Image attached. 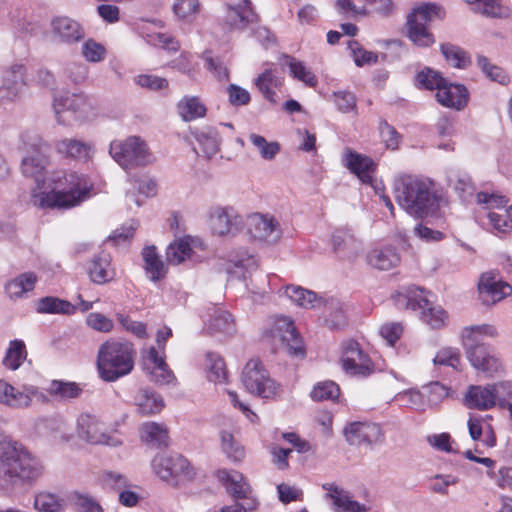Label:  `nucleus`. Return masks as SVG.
<instances>
[{
  "label": "nucleus",
  "instance_id": "nucleus-52",
  "mask_svg": "<svg viewBox=\"0 0 512 512\" xmlns=\"http://www.w3.org/2000/svg\"><path fill=\"white\" fill-rule=\"evenodd\" d=\"M328 305L329 306L326 307V309L329 311V314L326 315L325 318L327 326L332 330L342 329L347 324L343 307L338 301L333 299L328 303Z\"/></svg>",
  "mask_w": 512,
  "mask_h": 512
},
{
  "label": "nucleus",
  "instance_id": "nucleus-38",
  "mask_svg": "<svg viewBox=\"0 0 512 512\" xmlns=\"http://www.w3.org/2000/svg\"><path fill=\"white\" fill-rule=\"evenodd\" d=\"M37 276L34 272H25L11 280L6 285V292L10 298H19L24 293L34 289Z\"/></svg>",
  "mask_w": 512,
  "mask_h": 512
},
{
  "label": "nucleus",
  "instance_id": "nucleus-62",
  "mask_svg": "<svg viewBox=\"0 0 512 512\" xmlns=\"http://www.w3.org/2000/svg\"><path fill=\"white\" fill-rule=\"evenodd\" d=\"M203 59L205 61V67L212 72L218 80L222 81L228 79L227 67L223 65L220 59L213 58L210 51H205L203 53Z\"/></svg>",
  "mask_w": 512,
  "mask_h": 512
},
{
  "label": "nucleus",
  "instance_id": "nucleus-17",
  "mask_svg": "<svg viewBox=\"0 0 512 512\" xmlns=\"http://www.w3.org/2000/svg\"><path fill=\"white\" fill-rule=\"evenodd\" d=\"M152 468L155 474L165 481L179 475L190 476L189 462L179 454L156 455L152 460Z\"/></svg>",
  "mask_w": 512,
  "mask_h": 512
},
{
  "label": "nucleus",
  "instance_id": "nucleus-8",
  "mask_svg": "<svg viewBox=\"0 0 512 512\" xmlns=\"http://www.w3.org/2000/svg\"><path fill=\"white\" fill-rule=\"evenodd\" d=\"M242 383L246 390L264 399L274 398L280 390L259 359L249 360L242 372Z\"/></svg>",
  "mask_w": 512,
  "mask_h": 512
},
{
  "label": "nucleus",
  "instance_id": "nucleus-33",
  "mask_svg": "<svg viewBox=\"0 0 512 512\" xmlns=\"http://www.w3.org/2000/svg\"><path fill=\"white\" fill-rule=\"evenodd\" d=\"M177 110L185 122L202 118L206 115V107L196 96H184L177 104Z\"/></svg>",
  "mask_w": 512,
  "mask_h": 512
},
{
  "label": "nucleus",
  "instance_id": "nucleus-9",
  "mask_svg": "<svg viewBox=\"0 0 512 512\" xmlns=\"http://www.w3.org/2000/svg\"><path fill=\"white\" fill-rule=\"evenodd\" d=\"M53 108L59 124H65L63 112H71L76 120L85 121L96 115V108L91 98L83 93H65L54 97Z\"/></svg>",
  "mask_w": 512,
  "mask_h": 512
},
{
  "label": "nucleus",
  "instance_id": "nucleus-29",
  "mask_svg": "<svg viewBox=\"0 0 512 512\" xmlns=\"http://www.w3.org/2000/svg\"><path fill=\"white\" fill-rule=\"evenodd\" d=\"M232 209L216 208L211 214L210 225L215 234L220 236L230 233L240 224V217L232 214Z\"/></svg>",
  "mask_w": 512,
  "mask_h": 512
},
{
  "label": "nucleus",
  "instance_id": "nucleus-61",
  "mask_svg": "<svg viewBox=\"0 0 512 512\" xmlns=\"http://www.w3.org/2000/svg\"><path fill=\"white\" fill-rule=\"evenodd\" d=\"M433 362L435 365H445L457 368L460 364V355L457 349L443 348L437 352Z\"/></svg>",
  "mask_w": 512,
  "mask_h": 512
},
{
  "label": "nucleus",
  "instance_id": "nucleus-55",
  "mask_svg": "<svg viewBox=\"0 0 512 512\" xmlns=\"http://www.w3.org/2000/svg\"><path fill=\"white\" fill-rule=\"evenodd\" d=\"M339 387L333 381L319 382L311 391L310 396L315 401L334 400L339 396Z\"/></svg>",
  "mask_w": 512,
  "mask_h": 512
},
{
  "label": "nucleus",
  "instance_id": "nucleus-4",
  "mask_svg": "<svg viewBox=\"0 0 512 512\" xmlns=\"http://www.w3.org/2000/svg\"><path fill=\"white\" fill-rule=\"evenodd\" d=\"M137 352L128 341L109 340L100 345L97 354V368L106 382H114L131 373Z\"/></svg>",
  "mask_w": 512,
  "mask_h": 512
},
{
  "label": "nucleus",
  "instance_id": "nucleus-56",
  "mask_svg": "<svg viewBox=\"0 0 512 512\" xmlns=\"http://www.w3.org/2000/svg\"><path fill=\"white\" fill-rule=\"evenodd\" d=\"M82 56L91 63H98L105 59L106 48L92 38L86 40L82 45Z\"/></svg>",
  "mask_w": 512,
  "mask_h": 512
},
{
  "label": "nucleus",
  "instance_id": "nucleus-47",
  "mask_svg": "<svg viewBox=\"0 0 512 512\" xmlns=\"http://www.w3.org/2000/svg\"><path fill=\"white\" fill-rule=\"evenodd\" d=\"M469 3L481 5L482 14L491 18H509L511 11L509 7L502 4L501 0H466Z\"/></svg>",
  "mask_w": 512,
  "mask_h": 512
},
{
  "label": "nucleus",
  "instance_id": "nucleus-26",
  "mask_svg": "<svg viewBox=\"0 0 512 512\" xmlns=\"http://www.w3.org/2000/svg\"><path fill=\"white\" fill-rule=\"evenodd\" d=\"M110 266V254L106 251H101L93 257L88 267L90 280L95 284H105L113 280L115 272Z\"/></svg>",
  "mask_w": 512,
  "mask_h": 512
},
{
  "label": "nucleus",
  "instance_id": "nucleus-46",
  "mask_svg": "<svg viewBox=\"0 0 512 512\" xmlns=\"http://www.w3.org/2000/svg\"><path fill=\"white\" fill-rule=\"evenodd\" d=\"M285 294L293 302L303 308H313L315 307V303L318 302L316 293L303 289L299 286H287L285 289Z\"/></svg>",
  "mask_w": 512,
  "mask_h": 512
},
{
  "label": "nucleus",
  "instance_id": "nucleus-51",
  "mask_svg": "<svg viewBox=\"0 0 512 512\" xmlns=\"http://www.w3.org/2000/svg\"><path fill=\"white\" fill-rule=\"evenodd\" d=\"M477 65L490 80L500 84H506L508 82V76L505 71L501 67L492 64L487 57L478 55Z\"/></svg>",
  "mask_w": 512,
  "mask_h": 512
},
{
  "label": "nucleus",
  "instance_id": "nucleus-16",
  "mask_svg": "<svg viewBox=\"0 0 512 512\" xmlns=\"http://www.w3.org/2000/svg\"><path fill=\"white\" fill-rule=\"evenodd\" d=\"M274 339H279L288 354L304 357L305 350L301 337L296 331L294 323L287 317L276 320L272 329Z\"/></svg>",
  "mask_w": 512,
  "mask_h": 512
},
{
  "label": "nucleus",
  "instance_id": "nucleus-32",
  "mask_svg": "<svg viewBox=\"0 0 512 512\" xmlns=\"http://www.w3.org/2000/svg\"><path fill=\"white\" fill-rule=\"evenodd\" d=\"M142 257L145 263L146 273L151 281L157 282L165 277L166 269L155 246L145 247L142 251Z\"/></svg>",
  "mask_w": 512,
  "mask_h": 512
},
{
  "label": "nucleus",
  "instance_id": "nucleus-36",
  "mask_svg": "<svg viewBox=\"0 0 512 512\" xmlns=\"http://www.w3.org/2000/svg\"><path fill=\"white\" fill-rule=\"evenodd\" d=\"M368 261L379 270H390L399 264L400 257L394 248L385 247L372 250L368 255Z\"/></svg>",
  "mask_w": 512,
  "mask_h": 512
},
{
  "label": "nucleus",
  "instance_id": "nucleus-34",
  "mask_svg": "<svg viewBox=\"0 0 512 512\" xmlns=\"http://www.w3.org/2000/svg\"><path fill=\"white\" fill-rule=\"evenodd\" d=\"M36 311L41 314L70 315L76 311V307L69 301L53 296H46L37 300Z\"/></svg>",
  "mask_w": 512,
  "mask_h": 512
},
{
  "label": "nucleus",
  "instance_id": "nucleus-7",
  "mask_svg": "<svg viewBox=\"0 0 512 512\" xmlns=\"http://www.w3.org/2000/svg\"><path fill=\"white\" fill-rule=\"evenodd\" d=\"M109 153L126 171L145 166L151 162L148 147L145 141L138 136H130L123 141L111 142Z\"/></svg>",
  "mask_w": 512,
  "mask_h": 512
},
{
  "label": "nucleus",
  "instance_id": "nucleus-20",
  "mask_svg": "<svg viewBox=\"0 0 512 512\" xmlns=\"http://www.w3.org/2000/svg\"><path fill=\"white\" fill-rule=\"evenodd\" d=\"M468 409L486 411L496 406L494 393L491 384L470 385L463 399Z\"/></svg>",
  "mask_w": 512,
  "mask_h": 512
},
{
  "label": "nucleus",
  "instance_id": "nucleus-5",
  "mask_svg": "<svg viewBox=\"0 0 512 512\" xmlns=\"http://www.w3.org/2000/svg\"><path fill=\"white\" fill-rule=\"evenodd\" d=\"M393 298L399 309H421V319L432 329H440L448 321L447 312L440 306H434L421 288L410 286L403 292H397Z\"/></svg>",
  "mask_w": 512,
  "mask_h": 512
},
{
  "label": "nucleus",
  "instance_id": "nucleus-12",
  "mask_svg": "<svg viewBox=\"0 0 512 512\" xmlns=\"http://www.w3.org/2000/svg\"><path fill=\"white\" fill-rule=\"evenodd\" d=\"M345 440L351 446L370 447L380 445L385 440L381 426L372 422H353L344 428Z\"/></svg>",
  "mask_w": 512,
  "mask_h": 512
},
{
  "label": "nucleus",
  "instance_id": "nucleus-35",
  "mask_svg": "<svg viewBox=\"0 0 512 512\" xmlns=\"http://www.w3.org/2000/svg\"><path fill=\"white\" fill-rule=\"evenodd\" d=\"M280 60L283 61V65L289 67L290 74L293 78L305 83L309 87H315L317 85L318 80L316 76L312 71L307 69L302 61L287 54H283Z\"/></svg>",
  "mask_w": 512,
  "mask_h": 512
},
{
  "label": "nucleus",
  "instance_id": "nucleus-13",
  "mask_svg": "<svg viewBox=\"0 0 512 512\" xmlns=\"http://www.w3.org/2000/svg\"><path fill=\"white\" fill-rule=\"evenodd\" d=\"M247 231L255 240L268 244H275L282 237L279 222L273 216L259 213L248 217Z\"/></svg>",
  "mask_w": 512,
  "mask_h": 512
},
{
  "label": "nucleus",
  "instance_id": "nucleus-15",
  "mask_svg": "<svg viewBox=\"0 0 512 512\" xmlns=\"http://www.w3.org/2000/svg\"><path fill=\"white\" fill-rule=\"evenodd\" d=\"M50 37L54 43L73 45L84 39L85 31L76 20L57 16L50 22Z\"/></svg>",
  "mask_w": 512,
  "mask_h": 512
},
{
  "label": "nucleus",
  "instance_id": "nucleus-14",
  "mask_svg": "<svg viewBox=\"0 0 512 512\" xmlns=\"http://www.w3.org/2000/svg\"><path fill=\"white\" fill-rule=\"evenodd\" d=\"M343 370L352 376H367L373 371V364L369 356L363 352L358 342H346L341 357Z\"/></svg>",
  "mask_w": 512,
  "mask_h": 512
},
{
  "label": "nucleus",
  "instance_id": "nucleus-10",
  "mask_svg": "<svg viewBox=\"0 0 512 512\" xmlns=\"http://www.w3.org/2000/svg\"><path fill=\"white\" fill-rule=\"evenodd\" d=\"M258 21L250 0H241L238 3H224L219 25L224 32L243 31L250 24Z\"/></svg>",
  "mask_w": 512,
  "mask_h": 512
},
{
  "label": "nucleus",
  "instance_id": "nucleus-2",
  "mask_svg": "<svg viewBox=\"0 0 512 512\" xmlns=\"http://www.w3.org/2000/svg\"><path fill=\"white\" fill-rule=\"evenodd\" d=\"M431 186L432 182L418 176H400L394 181L395 199L411 216H433L439 209V201Z\"/></svg>",
  "mask_w": 512,
  "mask_h": 512
},
{
  "label": "nucleus",
  "instance_id": "nucleus-42",
  "mask_svg": "<svg viewBox=\"0 0 512 512\" xmlns=\"http://www.w3.org/2000/svg\"><path fill=\"white\" fill-rule=\"evenodd\" d=\"M447 181L448 186L456 192L463 202H467V200L473 195L474 187L467 174L453 172L448 176Z\"/></svg>",
  "mask_w": 512,
  "mask_h": 512
},
{
  "label": "nucleus",
  "instance_id": "nucleus-37",
  "mask_svg": "<svg viewBox=\"0 0 512 512\" xmlns=\"http://www.w3.org/2000/svg\"><path fill=\"white\" fill-rule=\"evenodd\" d=\"M255 85L269 102L276 103L274 89L282 85V78L274 70L266 69L255 79Z\"/></svg>",
  "mask_w": 512,
  "mask_h": 512
},
{
  "label": "nucleus",
  "instance_id": "nucleus-3",
  "mask_svg": "<svg viewBox=\"0 0 512 512\" xmlns=\"http://www.w3.org/2000/svg\"><path fill=\"white\" fill-rule=\"evenodd\" d=\"M41 474V464L22 445H0V490L10 489L16 480L34 481Z\"/></svg>",
  "mask_w": 512,
  "mask_h": 512
},
{
  "label": "nucleus",
  "instance_id": "nucleus-59",
  "mask_svg": "<svg viewBox=\"0 0 512 512\" xmlns=\"http://www.w3.org/2000/svg\"><path fill=\"white\" fill-rule=\"evenodd\" d=\"M379 131L381 139L388 149L398 148L402 137L392 125L383 120L379 124Z\"/></svg>",
  "mask_w": 512,
  "mask_h": 512
},
{
  "label": "nucleus",
  "instance_id": "nucleus-48",
  "mask_svg": "<svg viewBox=\"0 0 512 512\" xmlns=\"http://www.w3.org/2000/svg\"><path fill=\"white\" fill-rule=\"evenodd\" d=\"M26 68L22 64L11 65L4 71L3 83L10 88H15V92L20 93L25 84Z\"/></svg>",
  "mask_w": 512,
  "mask_h": 512
},
{
  "label": "nucleus",
  "instance_id": "nucleus-43",
  "mask_svg": "<svg viewBox=\"0 0 512 512\" xmlns=\"http://www.w3.org/2000/svg\"><path fill=\"white\" fill-rule=\"evenodd\" d=\"M47 392L56 399L68 400L77 398L81 394L82 389L74 382L53 380L50 383Z\"/></svg>",
  "mask_w": 512,
  "mask_h": 512
},
{
  "label": "nucleus",
  "instance_id": "nucleus-50",
  "mask_svg": "<svg viewBox=\"0 0 512 512\" xmlns=\"http://www.w3.org/2000/svg\"><path fill=\"white\" fill-rule=\"evenodd\" d=\"M416 80L421 88H425L427 90L440 89L443 84H445L446 79H444L441 74L431 68H424L416 75Z\"/></svg>",
  "mask_w": 512,
  "mask_h": 512
},
{
  "label": "nucleus",
  "instance_id": "nucleus-44",
  "mask_svg": "<svg viewBox=\"0 0 512 512\" xmlns=\"http://www.w3.org/2000/svg\"><path fill=\"white\" fill-rule=\"evenodd\" d=\"M27 352L25 344L21 340H13L10 342L9 348L3 359L5 367L16 370L18 369L23 361L26 359Z\"/></svg>",
  "mask_w": 512,
  "mask_h": 512
},
{
  "label": "nucleus",
  "instance_id": "nucleus-53",
  "mask_svg": "<svg viewBox=\"0 0 512 512\" xmlns=\"http://www.w3.org/2000/svg\"><path fill=\"white\" fill-rule=\"evenodd\" d=\"M249 140L258 149L261 157L265 160H273L280 151L278 142H268L261 135L250 134Z\"/></svg>",
  "mask_w": 512,
  "mask_h": 512
},
{
  "label": "nucleus",
  "instance_id": "nucleus-40",
  "mask_svg": "<svg viewBox=\"0 0 512 512\" xmlns=\"http://www.w3.org/2000/svg\"><path fill=\"white\" fill-rule=\"evenodd\" d=\"M34 508L40 512H63L65 502L55 493L41 491L35 495Z\"/></svg>",
  "mask_w": 512,
  "mask_h": 512
},
{
  "label": "nucleus",
  "instance_id": "nucleus-54",
  "mask_svg": "<svg viewBox=\"0 0 512 512\" xmlns=\"http://www.w3.org/2000/svg\"><path fill=\"white\" fill-rule=\"evenodd\" d=\"M221 446L224 453L234 461L244 458V448L234 439L230 432H221Z\"/></svg>",
  "mask_w": 512,
  "mask_h": 512
},
{
  "label": "nucleus",
  "instance_id": "nucleus-60",
  "mask_svg": "<svg viewBox=\"0 0 512 512\" xmlns=\"http://www.w3.org/2000/svg\"><path fill=\"white\" fill-rule=\"evenodd\" d=\"M495 403L498 406H503L507 401H512V382L500 381L491 384Z\"/></svg>",
  "mask_w": 512,
  "mask_h": 512
},
{
  "label": "nucleus",
  "instance_id": "nucleus-49",
  "mask_svg": "<svg viewBox=\"0 0 512 512\" xmlns=\"http://www.w3.org/2000/svg\"><path fill=\"white\" fill-rule=\"evenodd\" d=\"M208 379L212 382H225L227 371L224 360L214 353L207 354Z\"/></svg>",
  "mask_w": 512,
  "mask_h": 512
},
{
  "label": "nucleus",
  "instance_id": "nucleus-30",
  "mask_svg": "<svg viewBox=\"0 0 512 512\" xmlns=\"http://www.w3.org/2000/svg\"><path fill=\"white\" fill-rule=\"evenodd\" d=\"M332 242L335 252L342 253L346 257H354L361 249V244L353 234L346 229H339L334 232Z\"/></svg>",
  "mask_w": 512,
  "mask_h": 512
},
{
  "label": "nucleus",
  "instance_id": "nucleus-39",
  "mask_svg": "<svg viewBox=\"0 0 512 512\" xmlns=\"http://www.w3.org/2000/svg\"><path fill=\"white\" fill-rule=\"evenodd\" d=\"M208 330L211 333L232 334L235 331L233 316L225 310L214 308V313L208 320Z\"/></svg>",
  "mask_w": 512,
  "mask_h": 512
},
{
  "label": "nucleus",
  "instance_id": "nucleus-1",
  "mask_svg": "<svg viewBox=\"0 0 512 512\" xmlns=\"http://www.w3.org/2000/svg\"><path fill=\"white\" fill-rule=\"evenodd\" d=\"M49 164V158L36 150L22 159L21 171L25 177L35 179L38 189L34 192L33 202L40 208H72L89 197L92 183L83 174L74 171H54L45 179L43 172Z\"/></svg>",
  "mask_w": 512,
  "mask_h": 512
},
{
  "label": "nucleus",
  "instance_id": "nucleus-28",
  "mask_svg": "<svg viewBox=\"0 0 512 512\" xmlns=\"http://www.w3.org/2000/svg\"><path fill=\"white\" fill-rule=\"evenodd\" d=\"M136 411L141 416L158 414L164 408L161 395L148 389L140 390L135 398Z\"/></svg>",
  "mask_w": 512,
  "mask_h": 512
},
{
  "label": "nucleus",
  "instance_id": "nucleus-45",
  "mask_svg": "<svg viewBox=\"0 0 512 512\" xmlns=\"http://www.w3.org/2000/svg\"><path fill=\"white\" fill-rule=\"evenodd\" d=\"M322 488L329 492L326 494V497L333 500L334 510L336 512H347L350 506L349 503L352 501L349 492L333 483H325L322 485Z\"/></svg>",
  "mask_w": 512,
  "mask_h": 512
},
{
  "label": "nucleus",
  "instance_id": "nucleus-6",
  "mask_svg": "<svg viewBox=\"0 0 512 512\" xmlns=\"http://www.w3.org/2000/svg\"><path fill=\"white\" fill-rule=\"evenodd\" d=\"M444 9L435 3H422L415 7L407 16V36L419 47H429L434 42V36L427 29V24L434 18L443 19Z\"/></svg>",
  "mask_w": 512,
  "mask_h": 512
},
{
  "label": "nucleus",
  "instance_id": "nucleus-24",
  "mask_svg": "<svg viewBox=\"0 0 512 512\" xmlns=\"http://www.w3.org/2000/svg\"><path fill=\"white\" fill-rule=\"evenodd\" d=\"M140 439L146 445L160 449L169 445V433L166 425L157 422H144L139 427Z\"/></svg>",
  "mask_w": 512,
  "mask_h": 512
},
{
  "label": "nucleus",
  "instance_id": "nucleus-31",
  "mask_svg": "<svg viewBox=\"0 0 512 512\" xmlns=\"http://www.w3.org/2000/svg\"><path fill=\"white\" fill-rule=\"evenodd\" d=\"M440 52L446 62L454 68L466 69L471 65L469 53L458 45L450 42L442 43L440 45Z\"/></svg>",
  "mask_w": 512,
  "mask_h": 512
},
{
  "label": "nucleus",
  "instance_id": "nucleus-23",
  "mask_svg": "<svg viewBox=\"0 0 512 512\" xmlns=\"http://www.w3.org/2000/svg\"><path fill=\"white\" fill-rule=\"evenodd\" d=\"M78 435L90 444H109V436L103 431V424L88 414L78 419Z\"/></svg>",
  "mask_w": 512,
  "mask_h": 512
},
{
  "label": "nucleus",
  "instance_id": "nucleus-41",
  "mask_svg": "<svg viewBox=\"0 0 512 512\" xmlns=\"http://www.w3.org/2000/svg\"><path fill=\"white\" fill-rule=\"evenodd\" d=\"M192 248L189 238H180L172 242L166 250V260L169 264L179 265L191 256Z\"/></svg>",
  "mask_w": 512,
  "mask_h": 512
},
{
  "label": "nucleus",
  "instance_id": "nucleus-21",
  "mask_svg": "<svg viewBox=\"0 0 512 512\" xmlns=\"http://www.w3.org/2000/svg\"><path fill=\"white\" fill-rule=\"evenodd\" d=\"M56 151L63 157L88 161L94 154V147L91 143L76 138H63L55 141Z\"/></svg>",
  "mask_w": 512,
  "mask_h": 512
},
{
  "label": "nucleus",
  "instance_id": "nucleus-63",
  "mask_svg": "<svg viewBox=\"0 0 512 512\" xmlns=\"http://www.w3.org/2000/svg\"><path fill=\"white\" fill-rule=\"evenodd\" d=\"M199 8L198 0H176L173 5V11L180 19H186L191 15H195Z\"/></svg>",
  "mask_w": 512,
  "mask_h": 512
},
{
  "label": "nucleus",
  "instance_id": "nucleus-58",
  "mask_svg": "<svg viewBox=\"0 0 512 512\" xmlns=\"http://www.w3.org/2000/svg\"><path fill=\"white\" fill-rule=\"evenodd\" d=\"M348 47L352 52L355 64L359 67L365 64H374L378 61V55L376 53L365 50L355 40L349 41Z\"/></svg>",
  "mask_w": 512,
  "mask_h": 512
},
{
  "label": "nucleus",
  "instance_id": "nucleus-64",
  "mask_svg": "<svg viewBox=\"0 0 512 512\" xmlns=\"http://www.w3.org/2000/svg\"><path fill=\"white\" fill-rule=\"evenodd\" d=\"M149 370L150 380L156 384H168L174 379L172 371L168 368L167 364L145 367Z\"/></svg>",
  "mask_w": 512,
  "mask_h": 512
},
{
  "label": "nucleus",
  "instance_id": "nucleus-19",
  "mask_svg": "<svg viewBox=\"0 0 512 512\" xmlns=\"http://www.w3.org/2000/svg\"><path fill=\"white\" fill-rule=\"evenodd\" d=\"M436 100L444 107L459 111L467 106L469 93L464 85L449 83L446 80L436 92Z\"/></svg>",
  "mask_w": 512,
  "mask_h": 512
},
{
  "label": "nucleus",
  "instance_id": "nucleus-25",
  "mask_svg": "<svg viewBox=\"0 0 512 512\" xmlns=\"http://www.w3.org/2000/svg\"><path fill=\"white\" fill-rule=\"evenodd\" d=\"M345 166L364 183L372 181V173L375 170L373 160L367 156H363L351 149H346Z\"/></svg>",
  "mask_w": 512,
  "mask_h": 512
},
{
  "label": "nucleus",
  "instance_id": "nucleus-11",
  "mask_svg": "<svg viewBox=\"0 0 512 512\" xmlns=\"http://www.w3.org/2000/svg\"><path fill=\"white\" fill-rule=\"evenodd\" d=\"M466 357L471 365L486 377H492L501 369V363L492 354L490 348L472 335H467L463 340Z\"/></svg>",
  "mask_w": 512,
  "mask_h": 512
},
{
  "label": "nucleus",
  "instance_id": "nucleus-27",
  "mask_svg": "<svg viewBox=\"0 0 512 512\" xmlns=\"http://www.w3.org/2000/svg\"><path fill=\"white\" fill-rule=\"evenodd\" d=\"M190 133L200 145L204 157L211 158L219 151L220 137L216 128L211 126L194 128L190 129Z\"/></svg>",
  "mask_w": 512,
  "mask_h": 512
},
{
  "label": "nucleus",
  "instance_id": "nucleus-57",
  "mask_svg": "<svg viewBox=\"0 0 512 512\" xmlns=\"http://www.w3.org/2000/svg\"><path fill=\"white\" fill-rule=\"evenodd\" d=\"M70 501L78 512H103L101 506L88 494L74 492L70 495Z\"/></svg>",
  "mask_w": 512,
  "mask_h": 512
},
{
  "label": "nucleus",
  "instance_id": "nucleus-22",
  "mask_svg": "<svg viewBox=\"0 0 512 512\" xmlns=\"http://www.w3.org/2000/svg\"><path fill=\"white\" fill-rule=\"evenodd\" d=\"M218 478L225 486L227 493L235 500L250 498L251 487L240 472L220 470Z\"/></svg>",
  "mask_w": 512,
  "mask_h": 512
},
{
  "label": "nucleus",
  "instance_id": "nucleus-18",
  "mask_svg": "<svg viewBox=\"0 0 512 512\" xmlns=\"http://www.w3.org/2000/svg\"><path fill=\"white\" fill-rule=\"evenodd\" d=\"M511 286L495 280L492 273H483L479 279L478 292L481 303L491 306L504 299L510 292Z\"/></svg>",
  "mask_w": 512,
  "mask_h": 512
}]
</instances>
